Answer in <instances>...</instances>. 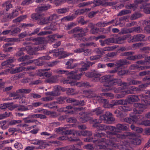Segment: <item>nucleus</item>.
I'll use <instances>...</instances> for the list:
<instances>
[{
    "label": "nucleus",
    "instance_id": "nucleus-1",
    "mask_svg": "<svg viewBox=\"0 0 150 150\" xmlns=\"http://www.w3.org/2000/svg\"><path fill=\"white\" fill-rule=\"evenodd\" d=\"M98 130L96 131V133L94 135V137L84 138V141L85 142H97L96 145L97 149H104L111 150L110 147H114L117 144L114 142L117 141V138H115L114 137L108 134L102 132H98Z\"/></svg>",
    "mask_w": 150,
    "mask_h": 150
},
{
    "label": "nucleus",
    "instance_id": "nucleus-2",
    "mask_svg": "<svg viewBox=\"0 0 150 150\" xmlns=\"http://www.w3.org/2000/svg\"><path fill=\"white\" fill-rule=\"evenodd\" d=\"M127 129V127L125 124H117L116 127L111 126V132L107 131L106 133L110 135L115 137V138H117L118 140L117 142H114L117 145L114 146L115 148H118L120 145V139H125L127 136V135L125 134H117V133H120L122 130H125Z\"/></svg>",
    "mask_w": 150,
    "mask_h": 150
},
{
    "label": "nucleus",
    "instance_id": "nucleus-3",
    "mask_svg": "<svg viewBox=\"0 0 150 150\" xmlns=\"http://www.w3.org/2000/svg\"><path fill=\"white\" fill-rule=\"evenodd\" d=\"M112 80L110 76L108 75L103 76L100 78L99 77V79L97 80L96 81L99 80L101 82L103 83H104V86L107 87L106 90L108 91L113 89V87L111 86Z\"/></svg>",
    "mask_w": 150,
    "mask_h": 150
},
{
    "label": "nucleus",
    "instance_id": "nucleus-4",
    "mask_svg": "<svg viewBox=\"0 0 150 150\" xmlns=\"http://www.w3.org/2000/svg\"><path fill=\"white\" fill-rule=\"evenodd\" d=\"M31 17L33 20H38L40 25L47 24V18H46L44 13H33L31 15Z\"/></svg>",
    "mask_w": 150,
    "mask_h": 150
},
{
    "label": "nucleus",
    "instance_id": "nucleus-5",
    "mask_svg": "<svg viewBox=\"0 0 150 150\" xmlns=\"http://www.w3.org/2000/svg\"><path fill=\"white\" fill-rule=\"evenodd\" d=\"M83 94L85 96L88 98H96V100H101V102L104 103L105 104L108 103L107 100L105 99H102L100 97L98 96L91 91L87 90H84L83 91Z\"/></svg>",
    "mask_w": 150,
    "mask_h": 150
},
{
    "label": "nucleus",
    "instance_id": "nucleus-6",
    "mask_svg": "<svg viewBox=\"0 0 150 150\" xmlns=\"http://www.w3.org/2000/svg\"><path fill=\"white\" fill-rule=\"evenodd\" d=\"M101 120H102L100 119V120L96 119L93 120V122L95 123L93 126L94 127H96L97 129L101 131H105L108 129L110 131V132H111V130H112V129H111V126H107L104 125L99 124L97 125H96V123H101Z\"/></svg>",
    "mask_w": 150,
    "mask_h": 150
},
{
    "label": "nucleus",
    "instance_id": "nucleus-7",
    "mask_svg": "<svg viewBox=\"0 0 150 150\" xmlns=\"http://www.w3.org/2000/svg\"><path fill=\"white\" fill-rule=\"evenodd\" d=\"M143 102L142 103H137L134 105V106L136 108H134L133 110V113L134 114H140L143 111V108H145L146 106H148V104L147 103Z\"/></svg>",
    "mask_w": 150,
    "mask_h": 150
},
{
    "label": "nucleus",
    "instance_id": "nucleus-8",
    "mask_svg": "<svg viewBox=\"0 0 150 150\" xmlns=\"http://www.w3.org/2000/svg\"><path fill=\"white\" fill-rule=\"evenodd\" d=\"M145 36L142 34H138L132 36L130 35L129 38L127 40V42L129 43L136 42L141 41H145L144 38Z\"/></svg>",
    "mask_w": 150,
    "mask_h": 150
},
{
    "label": "nucleus",
    "instance_id": "nucleus-9",
    "mask_svg": "<svg viewBox=\"0 0 150 150\" xmlns=\"http://www.w3.org/2000/svg\"><path fill=\"white\" fill-rule=\"evenodd\" d=\"M140 90L139 88L135 86H132L129 88V89L122 91L121 94H118L117 95V98H122L124 96L125 94H133L135 91H139Z\"/></svg>",
    "mask_w": 150,
    "mask_h": 150
},
{
    "label": "nucleus",
    "instance_id": "nucleus-10",
    "mask_svg": "<svg viewBox=\"0 0 150 150\" xmlns=\"http://www.w3.org/2000/svg\"><path fill=\"white\" fill-rule=\"evenodd\" d=\"M112 115V114L110 112H107L105 114L100 116V119L101 120L106 121L108 123L111 124L115 120Z\"/></svg>",
    "mask_w": 150,
    "mask_h": 150
},
{
    "label": "nucleus",
    "instance_id": "nucleus-11",
    "mask_svg": "<svg viewBox=\"0 0 150 150\" xmlns=\"http://www.w3.org/2000/svg\"><path fill=\"white\" fill-rule=\"evenodd\" d=\"M129 117H126L124 119L125 122L129 124L136 123L138 121L139 116H136L134 115H132L130 114Z\"/></svg>",
    "mask_w": 150,
    "mask_h": 150
},
{
    "label": "nucleus",
    "instance_id": "nucleus-12",
    "mask_svg": "<svg viewBox=\"0 0 150 150\" xmlns=\"http://www.w3.org/2000/svg\"><path fill=\"white\" fill-rule=\"evenodd\" d=\"M79 69H77L75 70L69 72L68 74L70 75L71 78L74 79L79 80L81 78V76L83 74V73H81L78 74H77L78 72Z\"/></svg>",
    "mask_w": 150,
    "mask_h": 150
},
{
    "label": "nucleus",
    "instance_id": "nucleus-13",
    "mask_svg": "<svg viewBox=\"0 0 150 150\" xmlns=\"http://www.w3.org/2000/svg\"><path fill=\"white\" fill-rule=\"evenodd\" d=\"M130 34H127L121 36L115 39V43L122 44L125 42V41L129 38Z\"/></svg>",
    "mask_w": 150,
    "mask_h": 150
},
{
    "label": "nucleus",
    "instance_id": "nucleus-14",
    "mask_svg": "<svg viewBox=\"0 0 150 150\" xmlns=\"http://www.w3.org/2000/svg\"><path fill=\"white\" fill-rule=\"evenodd\" d=\"M85 76L88 77H94L97 80L99 79V77H100L101 74L98 72L94 71L93 72H88L85 73Z\"/></svg>",
    "mask_w": 150,
    "mask_h": 150
},
{
    "label": "nucleus",
    "instance_id": "nucleus-15",
    "mask_svg": "<svg viewBox=\"0 0 150 150\" xmlns=\"http://www.w3.org/2000/svg\"><path fill=\"white\" fill-rule=\"evenodd\" d=\"M54 91L46 93V95L50 96H57L59 94V91L62 90V88L60 86H54Z\"/></svg>",
    "mask_w": 150,
    "mask_h": 150
},
{
    "label": "nucleus",
    "instance_id": "nucleus-16",
    "mask_svg": "<svg viewBox=\"0 0 150 150\" xmlns=\"http://www.w3.org/2000/svg\"><path fill=\"white\" fill-rule=\"evenodd\" d=\"M79 28L81 30L77 33H76L73 35L74 38H76L77 40H80L82 39V37L84 35V30L82 28L79 27Z\"/></svg>",
    "mask_w": 150,
    "mask_h": 150
},
{
    "label": "nucleus",
    "instance_id": "nucleus-17",
    "mask_svg": "<svg viewBox=\"0 0 150 150\" xmlns=\"http://www.w3.org/2000/svg\"><path fill=\"white\" fill-rule=\"evenodd\" d=\"M140 100L138 96L136 95H131L128 96L127 99V102L130 104H132L134 102H136Z\"/></svg>",
    "mask_w": 150,
    "mask_h": 150
},
{
    "label": "nucleus",
    "instance_id": "nucleus-18",
    "mask_svg": "<svg viewBox=\"0 0 150 150\" xmlns=\"http://www.w3.org/2000/svg\"><path fill=\"white\" fill-rule=\"evenodd\" d=\"M77 133L78 131L74 129H69L62 132V134L67 136L72 134L74 136L76 135L77 136Z\"/></svg>",
    "mask_w": 150,
    "mask_h": 150
},
{
    "label": "nucleus",
    "instance_id": "nucleus-19",
    "mask_svg": "<svg viewBox=\"0 0 150 150\" xmlns=\"http://www.w3.org/2000/svg\"><path fill=\"white\" fill-rule=\"evenodd\" d=\"M131 64L130 62L127 61L126 59H120L118 60L115 64L117 68H120L121 66Z\"/></svg>",
    "mask_w": 150,
    "mask_h": 150
},
{
    "label": "nucleus",
    "instance_id": "nucleus-20",
    "mask_svg": "<svg viewBox=\"0 0 150 150\" xmlns=\"http://www.w3.org/2000/svg\"><path fill=\"white\" fill-rule=\"evenodd\" d=\"M125 101L123 100H112L111 101V103L109 105L111 108H112L114 106L120 105H124Z\"/></svg>",
    "mask_w": 150,
    "mask_h": 150
},
{
    "label": "nucleus",
    "instance_id": "nucleus-21",
    "mask_svg": "<svg viewBox=\"0 0 150 150\" xmlns=\"http://www.w3.org/2000/svg\"><path fill=\"white\" fill-rule=\"evenodd\" d=\"M140 9L147 14H150V4H143L140 6Z\"/></svg>",
    "mask_w": 150,
    "mask_h": 150
},
{
    "label": "nucleus",
    "instance_id": "nucleus-22",
    "mask_svg": "<svg viewBox=\"0 0 150 150\" xmlns=\"http://www.w3.org/2000/svg\"><path fill=\"white\" fill-rule=\"evenodd\" d=\"M28 40H32V41L34 42L33 43L35 45H38L43 43L44 41V38L42 37H38L32 39L28 38Z\"/></svg>",
    "mask_w": 150,
    "mask_h": 150
},
{
    "label": "nucleus",
    "instance_id": "nucleus-23",
    "mask_svg": "<svg viewBox=\"0 0 150 150\" xmlns=\"http://www.w3.org/2000/svg\"><path fill=\"white\" fill-rule=\"evenodd\" d=\"M94 64V62H87L83 65L81 68L79 69L80 71H86L88 69L90 66H92Z\"/></svg>",
    "mask_w": 150,
    "mask_h": 150
},
{
    "label": "nucleus",
    "instance_id": "nucleus-24",
    "mask_svg": "<svg viewBox=\"0 0 150 150\" xmlns=\"http://www.w3.org/2000/svg\"><path fill=\"white\" fill-rule=\"evenodd\" d=\"M79 114L81 115H83V114L84 115L83 116H81L79 118V120L81 122L85 123L90 120V117L86 115H85V113L81 112L79 113Z\"/></svg>",
    "mask_w": 150,
    "mask_h": 150
},
{
    "label": "nucleus",
    "instance_id": "nucleus-25",
    "mask_svg": "<svg viewBox=\"0 0 150 150\" xmlns=\"http://www.w3.org/2000/svg\"><path fill=\"white\" fill-rule=\"evenodd\" d=\"M50 5L49 4H45L38 7L36 9L37 12L46 11L50 8Z\"/></svg>",
    "mask_w": 150,
    "mask_h": 150
},
{
    "label": "nucleus",
    "instance_id": "nucleus-26",
    "mask_svg": "<svg viewBox=\"0 0 150 150\" xmlns=\"http://www.w3.org/2000/svg\"><path fill=\"white\" fill-rule=\"evenodd\" d=\"M59 77L58 76H54L47 79L45 81L46 83H55L57 81V78Z\"/></svg>",
    "mask_w": 150,
    "mask_h": 150
},
{
    "label": "nucleus",
    "instance_id": "nucleus-27",
    "mask_svg": "<svg viewBox=\"0 0 150 150\" xmlns=\"http://www.w3.org/2000/svg\"><path fill=\"white\" fill-rule=\"evenodd\" d=\"M76 16H67L64 17L61 19V21L62 22L69 21H73L75 18Z\"/></svg>",
    "mask_w": 150,
    "mask_h": 150
},
{
    "label": "nucleus",
    "instance_id": "nucleus-28",
    "mask_svg": "<svg viewBox=\"0 0 150 150\" xmlns=\"http://www.w3.org/2000/svg\"><path fill=\"white\" fill-rule=\"evenodd\" d=\"M11 35H14L16 34L19 33L21 30L20 28L18 27H13V26H12V28L10 30Z\"/></svg>",
    "mask_w": 150,
    "mask_h": 150
},
{
    "label": "nucleus",
    "instance_id": "nucleus-29",
    "mask_svg": "<svg viewBox=\"0 0 150 150\" xmlns=\"http://www.w3.org/2000/svg\"><path fill=\"white\" fill-rule=\"evenodd\" d=\"M3 6H5L6 7V9L7 11L12 7V5L11 4V1H7L5 2L3 4Z\"/></svg>",
    "mask_w": 150,
    "mask_h": 150
},
{
    "label": "nucleus",
    "instance_id": "nucleus-30",
    "mask_svg": "<svg viewBox=\"0 0 150 150\" xmlns=\"http://www.w3.org/2000/svg\"><path fill=\"white\" fill-rule=\"evenodd\" d=\"M73 62V60L71 59H69V60L67 62L66 65L68 66L67 67L68 69H74L77 65V64H75L74 65H71Z\"/></svg>",
    "mask_w": 150,
    "mask_h": 150
},
{
    "label": "nucleus",
    "instance_id": "nucleus-31",
    "mask_svg": "<svg viewBox=\"0 0 150 150\" xmlns=\"http://www.w3.org/2000/svg\"><path fill=\"white\" fill-rule=\"evenodd\" d=\"M61 82L64 84H70L71 86H74L75 83L71 79H63L61 81Z\"/></svg>",
    "mask_w": 150,
    "mask_h": 150
},
{
    "label": "nucleus",
    "instance_id": "nucleus-32",
    "mask_svg": "<svg viewBox=\"0 0 150 150\" xmlns=\"http://www.w3.org/2000/svg\"><path fill=\"white\" fill-rule=\"evenodd\" d=\"M92 112L98 115L103 113V110L100 108L98 107L93 110Z\"/></svg>",
    "mask_w": 150,
    "mask_h": 150
},
{
    "label": "nucleus",
    "instance_id": "nucleus-33",
    "mask_svg": "<svg viewBox=\"0 0 150 150\" xmlns=\"http://www.w3.org/2000/svg\"><path fill=\"white\" fill-rule=\"evenodd\" d=\"M26 17L27 16L26 15L21 16L13 20V22L15 23H19L24 19L26 18Z\"/></svg>",
    "mask_w": 150,
    "mask_h": 150
},
{
    "label": "nucleus",
    "instance_id": "nucleus-34",
    "mask_svg": "<svg viewBox=\"0 0 150 150\" xmlns=\"http://www.w3.org/2000/svg\"><path fill=\"white\" fill-rule=\"evenodd\" d=\"M69 11V8H61L57 9L56 12L58 13H64Z\"/></svg>",
    "mask_w": 150,
    "mask_h": 150
},
{
    "label": "nucleus",
    "instance_id": "nucleus-35",
    "mask_svg": "<svg viewBox=\"0 0 150 150\" xmlns=\"http://www.w3.org/2000/svg\"><path fill=\"white\" fill-rule=\"evenodd\" d=\"M30 142L31 144L34 145H40L44 143L43 141L37 139L31 140L30 141Z\"/></svg>",
    "mask_w": 150,
    "mask_h": 150
},
{
    "label": "nucleus",
    "instance_id": "nucleus-36",
    "mask_svg": "<svg viewBox=\"0 0 150 150\" xmlns=\"http://www.w3.org/2000/svg\"><path fill=\"white\" fill-rule=\"evenodd\" d=\"M18 14V11L16 10H13L12 13L8 16V18H12L17 16Z\"/></svg>",
    "mask_w": 150,
    "mask_h": 150
},
{
    "label": "nucleus",
    "instance_id": "nucleus-37",
    "mask_svg": "<svg viewBox=\"0 0 150 150\" xmlns=\"http://www.w3.org/2000/svg\"><path fill=\"white\" fill-rule=\"evenodd\" d=\"M96 46V45L93 42H91L89 43H87L86 44H81L80 45V46L81 47H83L85 46L95 47Z\"/></svg>",
    "mask_w": 150,
    "mask_h": 150
},
{
    "label": "nucleus",
    "instance_id": "nucleus-38",
    "mask_svg": "<svg viewBox=\"0 0 150 150\" xmlns=\"http://www.w3.org/2000/svg\"><path fill=\"white\" fill-rule=\"evenodd\" d=\"M47 23L48 22L55 20L58 18V16L56 14H53L47 18Z\"/></svg>",
    "mask_w": 150,
    "mask_h": 150
},
{
    "label": "nucleus",
    "instance_id": "nucleus-39",
    "mask_svg": "<svg viewBox=\"0 0 150 150\" xmlns=\"http://www.w3.org/2000/svg\"><path fill=\"white\" fill-rule=\"evenodd\" d=\"M95 52L99 56H101L105 54V51L104 48H96L94 50Z\"/></svg>",
    "mask_w": 150,
    "mask_h": 150
},
{
    "label": "nucleus",
    "instance_id": "nucleus-40",
    "mask_svg": "<svg viewBox=\"0 0 150 150\" xmlns=\"http://www.w3.org/2000/svg\"><path fill=\"white\" fill-rule=\"evenodd\" d=\"M132 33L134 32L138 33H141L143 31L142 28H141L140 26L132 28Z\"/></svg>",
    "mask_w": 150,
    "mask_h": 150
},
{
    "label": "nucleus",
    "instance_id": "nucleus-41",
    "mask_svg": "<svg viewBox=\"0 0 150 150\" xmlns=\"http://www.w3.org/2000/svg\"><path fill=\"white\" fill-rule=\"evenodd\" d=\"M76 25V24L75 23L73 22L70 23L68 24L65 25L64 29L66 30H69Z\"/></svg>",
    "mask_w": 150,
    "mask_h": 150
},
{
    "label": "nucleus",
    "instance_id": "nucleus-42",
    "mask_svg": "<svg viewBox=\"0 0 150 150\" xmlns=\"http://www.w3.org/2000/svg\"><path fill=\"white\" fill-rule=\"evenodd\" d=\"M75 146L73 145H69L64 147L59 148L58 150H73V148H75Z\"/></svg>",
    "mask_w": 150,
    "mask_h": 150
},
{
    "label": "nucleus",
    "instance_id": "nucleus-43",
    "mask_svg": "<svg viewBox=\"0 0 150 150\" xmlns=\"http://www.w3.org/2000/svg\"><path fill=\"white\" fill-rule=\"evenodd\" d=\"M134 3V4L127 5L125 6V8L127 9H132L133 10H135L138 4H136L135 2Z\"/></svg>",
    "mask_w": 150,
    "mask_h": 150
},
{
    "label": "nucleus",
    "instance_id": "nucleus-44",
    "mask_svg": "<svg viewBox=\"0 0 150 150\" xmlns=\"http://www.w3.org/2000/svg\"><path fill=\"white\" fill-rule=\"evenodd\" d=\"M122 83V81L120 79H112V81H111V86L112 87V86L116 84H118L120 86V84H121Z\"/></svg>",
    "mask_w": 150,
    "mask_h": 150
},
{
    "label": "nucleus",
    "instance_id": "nucleus-45",
    "mask_svg": "<svg viewBox=\"0 0 150 150\" xmlns=\"http://www.w3.org/2000/svg\"><path fill=\"white\" fill-rule=\"evenodd\" d=\"M131 13L130 11L127 10H123L120 11L117 14V16H121L127 14Z\"/></svg>",
    "mask_w": 150,
    "mask_h": 150
},
{
    "label": "nucleus",
    "instance_id": "nucleus-46",
    "mask_svg": "<svg viewBox=\"0 0 150 150\" xmlns=\"http://www.w3.org/2000/svg\"><path fill=\"white\" fill-rule=\"evenodd\" d=\"M31 91V90L30 89H27L21 88L17 90V92L18 93H30Z\"/></svg>",
    "mask_w": 150,
    "mask_h": 150
},
{
    "label": "nucleus",
    "instance_id": "nucleus-47",
    "mask_svg": "<svg viewBox=\"0 0 150 150\" xmlns=\"http://www.w3.org/2000/svg\"><path fill=\"white\" fill-rule=\"evenodd\" d=\"M11 114V112H5L4 113L0 114V120H1L9 117Z\"/></svg>",
    "mask_w": 150,
    "mask_h": 150
},
{
    "label": "nucleus",
    "instance_id": "nucleus-48",
    "mask_svg": "<svg viewBox=\"0 0 150 150\" xmlns=\"http://www.w3.org/2000/svg\"><path fill=\"white\" fill-rule=\"evenodd\" d=\"M54 52V53L53 54V56L55 57L62 55L64 54V52L62 51H57V50L55 51L54 50L50 51V53H52V52Z\"/></svg>",
    "mask_w": 150,
    "mask_h": 150
},
{
    "label": "nucleus",
    "instance_id": "nucleus-49",
    "mask_svg": "<svg viewBox=\"0 0 150 150\" xmlns=\"http://www.w3.org/2000/svg\"><path fill=\"white\" fill-rule=\"evenodd\" d=\"M47 40L50 42H54L56 40L55 35H52L48 36L47 37Z\"/></svg>",
    "mask_w": 150,
    "mask_h": 150
},
{
    "label": "nucleus",
    "instance_id": "nucleus-50",
    "mask_svg": "<svg viewBox=\"0 0 150 150\" xmlns=\"http://www.w3.org/2000/svg\"><path fill=\"white\" fill-rule=\"evenodd\" d=\"M117 74L120 76H122L125 75L127 73L126 71L122 69H120V68H117Z\"/></svg>",
    "mask_w": 150,
    "mask_h": 150
},
{
    "label": "nucleus",
    "instance_id": "nucleus-51",
    "mask_svg": "<svg viewBox=\"0 0 150 150\" xmlns=\"http://www.w3.org/2000/svg\"><path fill=\"white\" fill-rule=\"evenodd\" d=\"M115 39L113 38H110L105 40V42L107 44H109L110 43H115Z\"/></svg>",
    "mask_w": 150,
    "mask_h": 150
},
{
    "label": "nucleus",
    "instance_id": "nucleus-52",
    "mask_svg": "<svg viewBox=\"0 0 150 150\" xmlns=\"http://www.w3.org/2000/svg\"><path fill=\"white\" fill-rule=\"evenodd\" d=\"M76 85L79 87H82V86H87L89 85V84L88 82H78L77 83H75L74 85Z\"/></svg>",
    "mask_w": 150,
    "mask_h": 150
},
{
    "label": "nucleus",
    "instance_id": "nucleus-53",
    "mask_svg": "<svg viewBox=\"0 0 150 150\" xmlns=\"http://www.w3.org/2000/svg\"><path fill=\"white\" fill-rule=\"evenodd\" d=\"M26 48H27V52L28 54L33 55L35 54L33 48L30 46H26Z\"/></svg>",
    "mask_w": 150,
    "mask_h": 150
},
{
    "label": "nucleus",
    "instance_id": "nucleus-54",
    "mask_svg": "<svg viewBox=\"0 0 150 150\" xmlns=\"http://www.w3.org/2000/svg\"><path fill=\"white\" fill-rule=\"evenodd\" d=\"M132 33V28L129 29H122L120 33L122 34L130 33Z\"/></svg>",
    "mask_w": 150,
    "mask_h": 150
},
{
    "label": "nucleus",
    "instance_id": "nucleus-55",
    "mask_svg": "<svg viewBox=\"0 0 150 150\" xmlns=\"http://www.w3.org/2000/svg\"><path fill=\"white\" fill-rule=\"evenodd\" d=\"M22 68L21 67H17L14 69H13L10 71V72L11 74H15L22 71Z\"/></svg>",
    "mask_w": 150,
    "mask_h": 150
},
{
    "label": "nucleus",
    "instance_id": "nucleus-56",
    "mask_svg": "<svg viewBox=\"0 0 150 150\" xmlns=\"http://www.w3.org/2000/svg\"><path fill=\"white\" fill-rule=\"evenodd\" d=\"M130 127L132 130L136 131L139 133H141L142 131V128L136 127L133 125L131 126Z\"/></svg>",
    "mask_w": 150,
    "mask_h": 150
},
{
    "label": "nucleus",
    "instance_id": "nucleus-57",
    "mask_svg": "<svg viewBox=\"0 0 150 150\" xmlns=\"http://www.w3.org/2000/svg\"><path fill=\"white\" fill-rule=\"evenodd\" d=\"M141 16V15L140 13H136L132 15L130 17V19L132 20H135L140 17Z\"/></svg>",
    "mask_w": 150,
    "mask_h": 150
},
{
    "label": "nucleus",
    "instance_id": "nucleus-58",
    "mask_svg": "<svg viewBox=\"0 0 150 150\" xmlns=\"http://www.w3.org/2000/svg\"><path fill=\"white\" fill-rule=\"evenodd\" d=\"M22 121L20 120H11L9 122V125H13L21 123Z\"/></svg>",
    "mask_w": 150,
    "mask_h": 150
},
{
    "label": "nucleus",
    "instance_id": "nucleus-59",
    "mask_svg": "<svg viewBox=\"0 0 150 150\" xmlns=\"http://www.w3.org/2000/svg\"><path fill=\"white\" fill-rule=\"evenodd\" d=\"M30 59V57L28 55H25L19 58L18 59V61L19 62L25 61L29 60Z\"/></svg>",
    "mask_w": 150,
    "mask_h": 150
},
{
    "label": "nucleus",
    "instance_id": "nucleus-60",
    "mask_svg": "<svg viewBox=\"0 0 150 150\" xmlns=\"http://www.w3.org/2000/svg\"><path fill=\"white\" fill-rule=\"evenodd\" d=\"M81 30V29L79 28V27H77L74 28L72 30L68 31V33L69 34H75L76 33H77L79 31Z\"/></svg>",
    "mask_w": 150,
    "mask_h": 150
},
{
    "label": "nucleus",
    "instance_id": "nucleus-61",
    "mask_svg": "<svg viewBox=\"0 0 150 150\" xmlns=\"http://www.w3.org/2000/svg\"><path fill=\"white\" fill-rule=\"evenodd\" d=\"M7 123L6 120H3L0 122V124H1V128L3 129H5L8 128V127L6 125H5Z\"/></svg>",
    "mask_w": 150,
    "mask_h": 150
},
{
    "label": "nucleus",
    "instance_id": "nucleus-62",
    "mask_svg": "<svg viewBox=\"0 0 150 150\" xmlns=\"http://www.w3.org/2000/svg\"><path fill=\"white\" fill-rule=\"evenodd\" d=\"M134 54V52L133 51L121 53L120 56L121 57L128 56Z\"/></svg>",
    "mask_w": 150,
    "mask_h": 150
},
{
    "label": "nucleus",
    "instance_id": "nucleus-63",
    "mask_svg": "<svg viewBox=\"0 0 150 150\" xmlns=\"http://www.w3.org/2000/svg\"><path fill=\"white\" fill-rule=\"evenodd\" d=\"M30 33L26 31L23 32L18 35V37L21 38L29 36Z\"/></svg>",
    "mask_w": 150,
    "mask_h": 150
},
{
    "label": "nucleus",
    "instance_id": "nucleus-64",
    "mask_svg": "<svg viewBox=\"0 0 150 150\" xmlns=\"http://www.w3.org/2000/svg\"><path fill=\"white\" fill-rule=\"evenodd\" d=\"M14 147L17 150H21L23 148L22 144L18 142L16 143L15 144Z\"/></svg>",
    "mask_w": 150,
    "mask_h": 150
}]
</instances>
